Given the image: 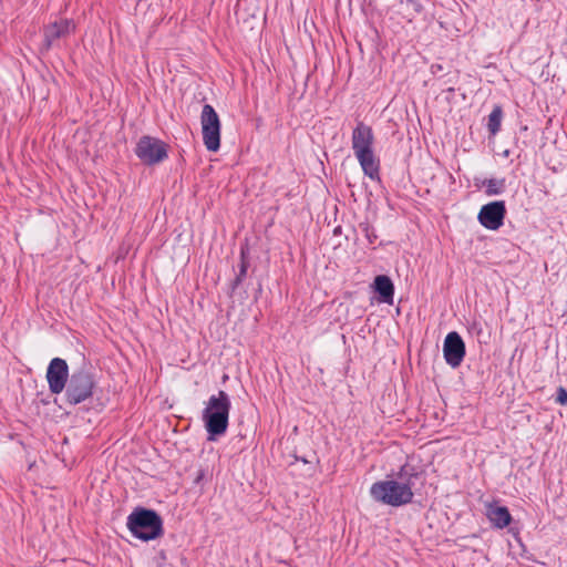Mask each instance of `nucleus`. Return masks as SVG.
<instances>
[{
    "label": "nucleus",
    "instance_id": "f8f14e48",
    "mask_svg": "<svg viewBox=\"0 0 567 567\" xmlns=\"http://www.w3.org/2000/svg\"><path fill=\"white\" fill-rule=\"evenodd\" d=\"M354 155L360 163L364 175H367L372 181L380 182V162L374 155L373 148L369 151H361Z\"/></svg>",
    "mask_w": 567,
    "mask_h": 567
},
{
    "label": "nucleus",
    "instance_id": "4468645a",
    "mask_svg": "<svg viewBox=\"0 0 567 567\" xmlns=\"http://www.w3.org/2000/svg\"><path fill=\"white\" fill-rule=\"evenodd\" d=\"M487 517L496 528H505L512 522V515L506 506L489 505Z\"/></svg>",
    "mask_w": 567,
    "mask_h": 567
},
{
    "label": "nucleus",
    "instance_id": "aec40b11",
    "mask_svg": "<svg viewBox=\"0 0 567 567\" xmlns=\"http://www.w3.org/2000/svg\"><path fill=\"white\" fill-rule=\"evenodd\" d=\"M555 401H556V403H558L560 405L567 404V390L565 388L559 386L557 389Z\"/></svg>",
    "mask_w": 567,
    "mask_h": 567
},
{
    "label": "nucleus",
    "instance_id": "6e6552de",
    "mask_svg": "<svg viewBox=\"0 0 567 567\" xmlns=\"http://www.w3.org/2000/svg\"><path fill=\"white\" fill-rule=\"evenodd\" d=\"M69 367L64 359L54 358L47 369L49 390L53 394H60L69 382Z\"/></svg>",
    "mask_w": 567,
    "mask_h": 567
},
{
    "label": "nucleus",
    "instance_id": "f3484780",
    "mask_svg": "<svg viewBox=\"0 0 567 567\" xmlns=\"http://www.w3.org/2000/svg\"><path fill=\"white\" fill-rule=\"evenodd\" d=\"M467 330L472 337H475L480 343H487L488 336L484 332L483 323L478 320H473L468 323Z\"/></svg>",
    "mask_w": 567,
    "mask_h": 567
},
{
    "label": "nucleus",
    "instance_id": "dca6fc26",
    "mask_svg": "<svg viewBox=\"0 0 567 567\" xmlns=\"http://www.w3.org/2000/svg\"><path fill=\"white\" fill-rule=\"evenodd\" d=\"M503 110L501 105H495L488 115L487 128L492 135H496L501 130Z\"/></svg>",
    "mask_w": 567,
    "mask_h": 567
},
{
    "label": "nucleus",
    "instance_id": "9d476101",
    "mask_svg": "<svg viewBox=\"0 0 567 567\" xmlns=\"http://www.w3.org/2000/svg\"><path fill=\"white\" fill-rule=\"evenodd\" d=\"M74 31V24L72 21L64 19L51 23L44 28L43 32V49L49 51L52 47L56 44V41L68 37L70 33Z\"/></svg>",
    "mask_w": 567,
    "mask_h": 567
},
{
    "label": "nucleus",
    "instance_id": "f257e3e1",
    "mask_svg": "<svg viewBox=\"0 0 567 567\" xmlns=\"http://www.w3.org/2000/svg\"><path fill=\"white\" fill-rule=\"evenodd\" d=\"M421 473L410 464L400 467L395 480H383L374 482L370 487V496L373 501L400 507L413 501V487L420 478Z\"/></svg>",
    "mask_w": 567,
    "mask_h": 567
},
{
    "label": "nucleus",
    "instance_id": "39448f33",
    "mask_svg": "<svg viewBox=\"0 0 567 567\" xmlns=\"http://www.w3.org/2000/svg\"><path fill=\"white\" fill-rule=\"evenodd\" d=\"M203 142L209 152H217L220 147V120L210 104H205L200 113Z\"/></svg>",
    "mask_w": 567,
    "mask_h": 567
},
{
    "label": "nucleus",
    "instance_id": "9b49d317",
    "mask_svg": "<svg viewBox=\"0 0 567 567\" xmlns=\"http://www.w3.org/2000/svg\"><path fill=\"white\" fill-rule=\"evenodd\" d=\"M374 136L372 128L362 122L353 128L352 132V150L354 154L361 151L372 150Z\"/></svg>",
    "mask_w": 567,
    "mask_h": 567
},
{
    "label": "nucleus",
    "instance_id": "2eb2a0df",
    "mask_svg": "<svg viewBox=\"0 0 567 567\" xmlns=\"http://www.w3.org/2000/svg\"><path fill=\"white\" fill-rule=\"evenodd\" d=\"M485 187V194L487 196H497L505 192L506 179L505 178H487L482 182Z\"/></svg>",
    "mask_w": 567,
    "mask_h": 567
},
{
    "label": "nucleus",
    "instance_id": "0eeeda50",
    "mask_svg": "<svg viewBox=\"0 0 567 567\" xmlns=\"http://www.w3.org/2000/svg\"><path fill=\"white\" fill-rule=\"evenodd\" d=\"M506 216V206L504 200H495L485 204L481 207L477 220L480 224L489 230L499 229Z\"/></svg>",
    "mask_w": 567,
    "mask_h": 567
},
{
    "label": "nucleus",
    "instance_id": "4be33fe9",
    "mask_svg": "<svg viewBox=\"0 0 567 567\" xmlns=\"http://www.w3.org/2000/svg\"><path fill=\"white\" fill-rule=\"evenodd\" d=\"M442 70H443V68L441 64H432L431 65V71L433 74H437Z\"/></svg>",
    "mask_w": 567,
    "mask_h": 567
},
{
    "label": "nucleus",
    "instance_id": "6ab92c4d",
    "mask_svg": "<svg viewBox=\"0 0 567 567\" xmlns=\"http://www.w3.org/2000/svg\"><path fill=\"white\" fill-rule=\"evenodd\" d=\"M359 227H360L361 231L364 234L369 244H374L375 240L378 239L375 229L369 223H361L359 225Z\"/></svg>",
    "mask_w": 567,
    "mask_h": 567
},
{
    "label": "nucleus",
    "instance_id": "7ed1b4c3",
    "mask_svg": "<svg viewBox=\"0 0 567 567\" xmlns=\"http://www.w3.org/2000/svg\"><path fill=\"white\" fill-rule=\"evenodd\" d=\"M126 526L131 534L141 540H154L163 535V519L151 508L136 507L127 516Z\"/></svg>",
    "mask_w": 567,
    "mask_h": 567
},
{
    "label": "nucleus",
    "instance_id": "1a4fd4ad",
    "mask_svg": "<svg viewBox=\"0 0 567 567\" xmlns=\"http://www.w3.org/2000/svg\"><path fill=\"white\" fill-rule=\"evenodd\" d=\"M466 353L465 342L456 331L446 334L443 342V357L451 368H457L464 360Z\"/></svg>",
    "mask_w": 567,
    "mask_h": 567
},
{
    "label": "nucleus",
    "instance_id": "f03ea898",
    "mask_svg": "<svg viewBox=\"0 0 567 567\" xmlns=\"http://www.w3.org/2000/svg\"><path fill=\"white\" fill-rule=\"evenodd\" d=\"M230 409V398L225 391L219 390L217 394L209 396L203 410V422L208 441H216L226 433L229 424Z\"/></svg>",
    "mask_w": 567,
    "mask_h": 567
},
{
    "label": "nucleus",
    "instance_id": "20e7f679",
    "mask_svg": "<svg viewBox=\"0 0 567 567\" xmlns=\"http://www.w3.org/2000/svg\"><path fill=\"white\" fill-rule=\"evenodd\" d=\"M95 386V375L90 368L76 369L70 375L64 389L65 401L71 405H78L93 395Z\"/></svg>",
    "mask_w": 567,
    "mask_h": 567
},
{
    "label": "nucleus",
    "instance_id": "423d86ee",
    "mask_svg": "<svg viewBox=\"0 0 567 567\" xmlns=\"http://www.w3.org/2000/svg\"><path fill=\"white\" fill-rule=\"evenodd\" d=\"M136 156L146 165H155L167 158V145L155 137L145 135L135 147Z\"/></svg>",
    "mask_w": 567,
    "mask_h": 567
},
{
    "label": "nucleus",
    "instance_id": "ddd939ff",
    "mask_svg": "<svg viewBox=\"0 0 567 567\" xmlns=\"http://www.w3.org/2000/svg\"><path fill=\"white\" fill-rule=\"evenodd\" d=\"M373 288L379 296L380 302L393 303L394 285L389 276L378 275L373 280Z\"/></svg>",
    "mask_w": 567,
    "mask_h": 567
},
{
    "label": "nucleus",
    "instance_id": "412c9836",
    "mask_svg": "<svg viewBox=\"0 0 567 567\" xmlns=\"http://www.w3.org/2000/svg\"><path fill=\"white\" fill-rule=\"evenodd\" d=\"M401 3H406L409 8H411L414 12H421L422 4L419 0H401Z\"/></svg>",
    "mask_w": 567,
    "mask_h": 567
},
{
    "label": "nucleus",
    "instance_id": "a211bd4d",
    "mask_svg": "<svg viewBox=\"0 0 567 567\" xmlns=\"http://www.w3.org/2000/svg\"><path fill=\"white\" fill-rule=\"evenodd\" d=\"M240 266H239V271L238 274L236 275L235 279L233 280L231 282V290L235 291L239 286L240 284L244 281V279L246 278L247 276V269H248V266H249V262L245 256V251L241 250V258H240Z\"/></svg>",
    "mask_w": 567,
    "mask_h": 567
}]
</instances>
